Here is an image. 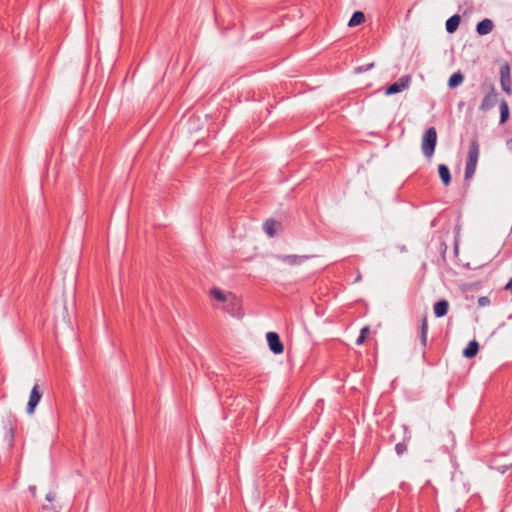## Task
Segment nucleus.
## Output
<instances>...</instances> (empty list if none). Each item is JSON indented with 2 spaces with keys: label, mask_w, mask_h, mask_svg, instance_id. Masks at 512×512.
<instances>
[{
  "label": "nucleus",
  "mask_w": 512,
  "mask_h": 512,
  "mask_svg": "<svg viewBox=\"0 0 512 512\" xmlns=\"http://www.w3.org/2000/svg\"><path fill=\"white\" fill-rule=\"evenodd\" d=\"M481 90L484 93V97L479 109L482 112H487L496 105L498 101V93L496 92L495 85L489 80H486L481 84Z\"/></svg>",
  "instance_id": "nucleus-1"
},
{
  "label": "nucleus",
  "mask_w": 512,
  "mask_h": 512,
  "mask_svg": "<svg viewBox=\"0 0 512 512\" xmlns=\"http://www.w3.org/2000/svg\"><path fill=\"white\" fill-rule=\"evenodd\" d=\"M479 157V143L476 139L472 140L469 145V151L465 166V179H470L476 170Z\"/></svg>",
  "instance_id": "nucleus-2"
},
{
  "label": "nucleus",
  "mask_w": 512,
  "mask_h": 512,
  "mask_svg": "<svg viewBox=\"0 0 512 512\" xmlns=\"http://www.w3.org/2000/svg\"><path fill=\"white\" fill-rule=\"evenodd\" d=\"M437 144V131L435 127H429L423 134L421 149L425 157L431 158Z\"/></svg>",
  "instance_id": "nucleus-3"
},
{
  "label": "nucleus",
  "mask_w": 512,
  "mask_h": 512,
  "mask_svg": "<svg viewBox=\"0 0 512 512\" xmlns=\"http://www.w3.org/2000/svg\"><path fill=\"white\" fill-rule=\"evenodd\" d=\"M210 295L217 301L228 302V305L227 307H225V310L229 313H232L234 307H237L239 305L237 297L231 292L226 294L219 288H213L210 291Z\"/></svg>",
  "instance_id": "nucleus-4"
},
{
  "label": "nucleus",
  "mask_w": 512,
  "mask_h": 512,
  "mask_svg": "<svg viewBox=\"0 0 512 512\" xmlns=\"http://www.w3.org/2000/svg\"><path fill=\"white\" fill-rule=\"evenodd\" d=\"M16 426H17V417L12 413H8L6 416L5 424H4V430H5V440L8 442V444L10 446L13 444Z\"/></svg>",
  "instance_id": "nucleus-5"
},
{
  "label": "nucleus",
  "mask_w": 512,
  "mask_h": 512,
  "mask_svg": "<svg viewBox=\"0 0 512 512\" xmlns=\"http://www.w3.org/2000/svg\"><path fill=\"white\" fill-rule=\"evenodd\" d=\"M43 393L40 391L39 385L36 383L30 392L29 400L27 403L26 411L29 415L34 414L35 409L41 401Z\"/></svg>",
  "instance_id": "nucleus-6"
},
{
  "label": "nucleus",
  "mask_w": 512,
  "mask_h": 512,
  "mask_svg": "<svg viewBox=\"0 0 512 512\" xmlns=\"http://www.w3.org/2000/svg\"><path fill=\"white\" fill-rule=\"evenodd\" d=\"M500 84L502 90L510 95L512 93L511 88V73H510V66L508 63H505L501 65L500 67Z\"/></svg>",
  "instance_id": "nucleus-7"
},
{
  "label": "nucleus",
  "mask_w": 512,
  "mask_h": 512,
  "mask_svg": "<svg viewBox=\"0 0 512 512\" xmlns=\"http://www.w3.org/2000/svg\"><path fill=\"white\" fill-rule=\"evenodd\" d=\"M410 82H411V77L409 75H404V76L400 77L398 81L389 85L387 87L385 93L387 95H393V94L399 93V92L403 91L404 89H407L410 85Z\"/></svg>",
  "instance_id": "nucleus-8"
},
{
  "label": "nucleus",
  "mask_w": 512,
  "mask_h": 512,
  "mask_svg": "<svg viewBox=\"0 0 512 512\" xmlns=\"http://www.w3.org/2000/svg\"><path fill=\"white\" fill-rule=\"evenodd\" d=\"M269 349L274 354H281L284 351V345L276 332H268L266 335Z\"/></svg>",
  "instance_id": "nucleus-9"
},
{
  "label": "nucleus",
  "mask_w": 512,
  "mask_h": 512,
  "mask_svg": "<svg viewBox=\"0 0 512 512\" xmlns=\"http://www.w3.org/2000/svg\"><path fill=\"white\" fill-rule=\"evenodd\" d=\"M402 429L404 432L403 439H402V441H400L399 443H397L395 445V452L398 456L403 455L407 451L408 444L410 443L411 438H412L411 432L407 425H402Z\"/></svg>",
  "instance_id": "nucleus-10"
},
{
  "label": "nucleus",
  "mask_w": 512,
  "mask_h": 512,
  "mask_svg": "<svg viewBox=\"0 0 512 512\" xmlns=\"http://www.w3.org/2000/svg\"><path fill=\"white\" fill-rule=\"evenodd\" d=\"M277 258L288 265H297L302 263L304 260L308 259L309 256L306 255H278Z\"/></svg>",
  "instance_id": "nucleus-11"
},
{
  "label": "nucleus",
  "mask_w": 512,
  "mask_h": 512,
  "mask_svg": "<svg viewBox=\"0 0 512 512\" xmlns=\"http://www.w3.org/2000/svg\"><path fill=\"white\" fill-rule=\"evenodd\" d=\"M494 24L492 20L485 18L477 23L476 31L479 35H487L493 30Z\"/></svg>",
  "instance_id": "nucleus-12"
},
{
  "label": "nucleus",
  "mask_w": 512,
  "mask_h": 512,
  "mask_svg": "<svg viewBox=\"0 0 512 512\" xmlns=\"http://www.w3.org/2000/svg\"><path fill=\"white\" fill-rule=\"evenodd\" d=\"M433 309L437 318L444 317L448 313L449 302L445 299H441L434 304Z\"/></svg>",
  "instance_id": "nucleus-13"
},
{
  "label": "nucleus",
  "mask_w": 512,
  "mask_h": 512,
  "mask_svg": "<svg viewBox=\"0 0 512 512\" xmlns=\"http://www.w3.org/2000/svg\"><path fill=\"white\" fill-rule=\"evenodd\" d=\"M428 335V320L427 316L423 315L420 321V341L423 348L427 346Z\"/></svg>",
  "instance_id": "nucleus-14"
},
{
  "label": "nucleus",
  "mask_w": 512,
  "mask_h": 512,
  "mask_svg": "<svg viewBox=\"0 0 512 512\" xmlns=\"http://www.w3.org/2000/svg\"><path fill=\"white\" fill-rule=\"evenodd\" d=\"M479 343L476 340H472L468 343L467 347L463 350V355L466 358H473L477 355L479 351Z\"/></svg>",
  "instance_id": "nucleus-15"
},
{
  "label": "nucleus",
  "mask_w": 512,
  "mask_h": 512,
  "mask_svg": "<svg viewBox=\"0 0 512 512\" xmlns=\"http://www.w3.org/2000/svg\"><path fill=\"white\" fill-rule=\"evenodd\" d=\"M438 173H439L442 183L445 186H448L451 182V174H450V170H449L448 166L445 164H439L438 165Z\"/></svg>",
  "instance_id": "nucleus-16"
},
{
  "label": "nucleus",
  "mask_w": 512,
  "mask_h": 512,
  "mask_svg": "<svg viewBox=\"0 0 512 512\" xmlns=\"http://www.w3.org/2000/svg\"><path fill=\"white\" fill-rule=\"evenodd\" d=\"M460 22H461V17L460 15L458 14H455L453 16H451L447 21H446V31L448 33H454L459 25H460Z\"/></svg>",
  "instance_id": "nucleus-17"
},
{
  "label": "nucleus",
  "mask_w": 512,
  "mask_h": 512,
  "mask_svg": "<svg viewBox=\"0 0 512 512\" xmlns=\"http://www.w3.org/2000/svg\"><path fill=\"white\" fill-rule=\"evenodd\" d=\"M277 225H279V223L275 219L269 218L264 222L263 229L269 237H274L276 235L275 227Z\"/></svg>",
  "instance_id": "nucleus-18"
},
{
  "label": "nucleus",
  "mask_w": 512,
  "mask_h": 512,
  "mask_svg": "<svg viewBox=\"0 0 512 512\" xmlns=\"http://www.w3.org/2000/svg\"><path fill=\"white\" fill-rule=\"evenodd\" d=\"M364 21H365L364 13L362 11H355L352 14V16L348 22V26L355 27V26L362 24Z\"/></svg>",
  "instance_id": "nucleus-19"
},
{
  "label": "nucleus",
  "mask_w": 512,
  "mask_h": 512,
  "mask_svg": "<svg viewBox=\"0 0 512 512\" xmlns=\"http://www.w3.org/2000/svg\"><path fill=\"white\" fill-rule=\"evenodd\" d=\"M500 108V124H504L509 118V106L506 100H502L499 105Z\"/></svg>",
  "instance_id": "nucleus-20"
},
{
  "label": "nucleus",
  "mask_w": 512,
  "mask_h": 512,
  "mask_svg": "<svg viewBox=\"0 0 512 512\" xmlns=\"http://www.w3.org/2000/svg\"><path fill=\"white\" fill-rule=\"evenodd\" d=\"M463 80H464L463 74L460 71L455 72L450 76V78L448 80V86L450 88H455V87L459 86L463 82Z\"/></svg>",
  "instance_id": "nucleus-21"
},
{
  "label": "nucleus",
  "mask_w": 512,
  "mask_h": 512,
  "mask_svg": "<svg viewBox=\"0 0 512 512\" xmlns=\"http://www.w3.org/2000/svg\"><path fill=\"white\" fill-rule=\"evenodd\" d=\"M370 333V327L369 326H364L361 330H360V334L358 336V338L356 339V344L357 345H362L367 336L369 335Z\"/></svg>",
  "instance_id": "nucleus-22"
},
{
  "label": "nucleus",
  "mask_w": 512,
  "mask_h": 512,
  "mask_svg": "<svg viewBox=\"0 0 512 512\" xmlns=\"http://www.w3.org/2000/svg\"><path fill=\"white\" fill-rule=\"evenodd\" d=\"M491 303L489 297L487 296H481L478 298V306L479 307H485V306H489Z\"/></svg>",
  "instance_id": "nucleus-23"
},
{
  "label": "nucleus",
  "mask_w": 512,
  "mask_h": 512,
  "mask_svg": "<svg viewBox=\"0 0 512 512\" xmlns=\"http://www.w3.org/2000/svg\"><path fill=\"white\" fill-rule=\"evenodd\" d=\"M56 494L54 492H48L46 494V500L52 502L55 500Z\"/></svg>",
  "instance_id": "nucleus-24"
},
{
  "label": "nucleus",
  "mask_w": 512,
  "mask_h": 512,
  "mask_svg": "<svg viewBox=\"0 0 512 512\" xmlns=\"http://www.w3.org/2000/svg\"><path fill=\"white\" fill-rule=\"evenodd\" d=\"M373 66H374V64H373V63H371V64L366 65L365 67H358V68L356 69V71H357V72L367 71V70H369L370 68H372Z\"/></svg>",
  "instance_id": "nucleus-25"
},
{
  "label": "nucleus",
  "mask_w": 512,
  "mask_h": 512,
  "mask_svg": "<svg viewBox=\"0 0 512 512\" xmlns=\"http://www.w3.org/2000/svg\"><path fill=\"white\" fill-rule=\"evenodd\" d=\"M505 290L512 292V278L508 281V283L504 287Z\"/></svg>",
  "instance_id": "nucleus-26"
},
{
  "label": "nucleus",
  "mask_w": 512,
  "mask_h": 512,
  "mask_svg": "<svg viewBox=\"0 0 512 512\" xmlns=\"http://www.w3.org/2000/svg\"><path fill=\"white\" fill-rule=\"evenodd\" d=\"M479 501H480L479 497H472L470 500V507H472V505L474 503H478Z\"/></svg>",
  "instance_id": "nucleus-27"
},
{
  "label": "nucleus",
  "mask_w": 512,
  "mask_h": 512,
  "mask_svg": "<svg viewBox=\"0 0 512 512\" xmlns=\"http://www.w3.org/2000/svg\"><path fill=\"white\" fill-rule=\"evenodd\" d=\"M29 491L32 493V495L34 496L35 495V492H36V486L34 485H31L29 486Z\"/></svg>",
  "instance_id": "nucleus-28"
},
{
  "label": "nucleus",
  "mask_w": 512,
  "mask_h": 512,
  "mask_svg": "<svg viewBox=\"0 0 512 512\" xmlns=\"http://www.w3.org/2000/svg\"><path fill=\"white\" fill-rule=\"evenodd\" d=\"M506 145L510 151H512V139L507 140Z\"/></svg>",
  "instance_id": "nucleus-29"
}]
</instances>
